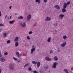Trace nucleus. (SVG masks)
<instances>
[{
	"label": "nucleus",
	"mask_w": 73,
	"mask_h": 73,
	"mask_svg": "<svg viewBox=\"0 0 73 73\" xmlns=\"http://www.w3.org/2000/svg\"><path fill=\"white\" fill-rule=\"evenodd\" d=\"M34 47H35V45H33L32 46V48H34Z\"/></svg>",
	"instance_id": "nucleus-48"
},
{
	"label": "nucleus",
	"mask_w": 73,
	"mask_h": 73,
	"mask_svg": "<svg viewBox=\"0 0 73 73\" xmlns=\"http://www.w3.org/2000/svg\"><path fill=\"white\" fill-rule=\"evenodd\" d=\"M59 49H60V48H58V50H59Z\"/></svg>",
	"instance_id": "nucleus-60"
},
{
	"label": "nucleus",
	"mask_w": 73,
	"mask_h": 73,
	"mask_svg": "<svg viewBox=\"0 0 73 73\" xmlns=\"http://www.w3.org/2000/svg\"><path fill=\"white\" fill-rule=\"evenodd\" d=\"M54 50H51L50 51V53L51 54L53 53V52L54 51Z\"/></svg>",
	"instance_id": "nucleus-34"
},
{
	"label": "nucleus",
	"mask_w": 73,
	"mask_h": 73,
	"mask_svg": "<svg viewBox=\"0 0 73 73\" xmlns=\"http://www.w3.org/2000/svg\"><path fill=\"white\" fill-rule=\"evenodd\" d=\"M44 68H46V69H48V65H46L44 66Z\"/></svg>",
	"instance_id": "nucleus-33"
},
{
	"label": "nucleus",
	"mask_w": 73,
	"mask_h": 73,
	"mask_svg": "<svg viewBox=\"0 0 73 73\" xmlns=\"http://www.w3.org/2000/svg\"><path fill=\"white\" fill-rule=\"evenodd\" d=\"M54 25L55 26H57V23H56L54 24Z\"/></svg>",
	"instance_id": "nucleus-39"
},
{
	"label": "nucleus",
	"mask_w": 73,
	"mask_h": 73,
	"mask_svg": "<svg viewBox=\"0 0 73 73\" xmlns=\"http://www.w3.org/2000/svg\"><path fill=\"white\" fill-rule=\"evenodd\" d=\"M47 1H48L47 0H44V2H45V3H46V2H47Z\"/></svg>",
	"instance_id": "nucleus-41"
},
{
	"label": "nucleus",
	"mask_w": 73,
	"mask_h": 73,
	"mask_svg": "<svg viewBox=\"0 0 73 73\" xmlns=\"http://www.w3.org/2000/svg\"><path fill=\"white\" fill-rule=\"evenodd\" d=\"M60 52V50H58L57 51L58 53H59V52Z\"/></svg>",
	"instance_id": "nucleus-46"
},
{
	"label": "nucleus",
	"mask_w": 73,
	"mask_h": 73,
	"mask_svg": "<svg viewBox=\"0 0 73 73\" xmlns=\"http://www.w3.org/2000/svg\"><path fill=\"white\" fill-rule=\"evenodd\" d=\"M71 70H73V68H71Z\"/></svg>",
	"instance_id": "nucleus-51"
},
{
	"label": "nucleus",
	"mask_w": 73,
	"mask_h": 73,
	"mask_svg": "<svg viewBox=\"0 0 73 73\" xmlns=\"http://www.w3.org/2000/svg\"><path fill=\"white\" fill-rule=\"evenodd\" d=\"M9 8L10 9H11V8H12V6H10L9 7Z\"/></svg>",
	"instance_id": "nucleus-45"
},
{
	"label": "nucleus",
	"mask_w": 73,
	"mask_h": 73,
	"mask_svg": "<svg viewBox=\"0 0 73 73\" xmlns=\"http://www.w3.org/2000/svg\"><path fill=\"white\" fill-rule=\"evenodd\" d=\"M6 18H7V17H5V19H6Z\"/></svg>",
	"instance_id": "nucleus-62"
},
{
	"label": "nucleus",
	"mask_w": 73,
	"mask_h": 73,
	"mask_svg": "<svg viewBox=\"0 0 73 73\" xmlns=\"http://www.w3.org/2000/svg\"><path fill=\"white\" fill-rule=\"evenodd\" d=\"M3 37L4 38H5L6 37H7V33H3Z\"/></svg>",
	"instance_id": "nucleus-17"
},
{
	"label": "nucleus",
	"mask_w": 73,
	"mask_h": 73,
	"mask_svg": "<svg viewBox=\"0 0 73 73\" xmlns=\"http://www.w3.org/2000/svg\"><path fill=\"white\" fill-rule=\"evenodd\" d=\"M3 31V29H2L0 28V32H1V31Z\"/></svg>",
	"instance_id": "nucleus-43"
},
{
	"label": "nucleus",
	"mask_w": 73,
	"mask_h": 73,
	"mask_svg": "<svg viewBox=\"0 0 73 73\" xmlns=\"http://www.w3.org/2000/svg\"><path fill=\"white\" fill-rule=\"evenodd\" d=\"M51 38H52V37H50L49 38H48L47 40L48 42H50L51 41Z\"/></svg>",
	"instance_id": "nucleus-12"
},
{
	"label": "nucleus",
	"mask_w": 73,
	"mask_h": 73,
	"mask_svg": "<svg viewBox=\"0 0 73 73\" xmlns=\"http://www.w3.org/2000/svg\"><path fill=\"white\" fill-rule=\"evenodd\" d=\"M45 20L46 21H50V20H51V18L47 17L46 18Z\"/></svg>",
	"instance_id": "nucleus-6"
},
{
	"label": "nucleus",
	"mask_w": 73,
	"mask_h": 73,
	"mask_svg": "<svg viewBox=\"0 0 73 73\" xmlns=\"http://www.w3.org/2000/svg\"><path fill=\"white\" fill-rule=\"evenodd\" d=\"M66 42H64L63 44H62L61 45V46L62 47H64V46H65V45H66Z\"/></svg>",
	"instance_id": "nucleus-7"
},
{
	"label": "nucleus",
	"mask_w": 73,
	"mask_h": 73,
	"mask_svg": "<svg viewBox=\"0 0 73 73\" xmlns=\"http://www.w3.org/2000/svg\"><path fill=\"white\" fill-rule=\"evenodd\" d=\"M19 25H20L22 27H26V23H25V22H19Z\"/></svg>",
	"instance_id": "nucleus-1"
},
{
	"label": "nucleus",
	"mask_w": 73,
	"mask_h": 73,
	"mask_svg": "<svg viewBox=\"0 0 73 73\" xmlns=\"http://www.w3.org/2000/svg\"><path fill=\"white\" fill-rule=\"evenodd\" d=\"M48 58H49V57H45V59H46V60L48 61Z\"/></svg>",
	"instance_id": "nucleus-32"
},
{
	"label": "nucleus",
	"mask_w": 73,
	"mask_h": 73,
	"mask_svg": "<svg viewBox=\"0 0 73 73\" xmlns=\"http://www.w3.org/2000/svg\"><path fill=\"white\" fill-rule=\"evenodd\" d=\"M35 1L36 3H38V4H40V0H35Z\"/></svg>",
	"instance_id": "nucleus-24"
},
{
	"label": "nucleus",
	"mask_w": 73,
	"mask_h": 73,
	"mask_svg": "<svg viewBox=\"0 0 73 73\" xmlns=\"http://www.w3.org/2000/svg\"><path fill=\"white\" fill-rule=\"evenodd\" d=\"M66 73H69V72H68V71L67 72H66Z\"/></svg>",
	"instance_id": "nucleus-55"
},
{
	"label": "nucleus",
	"mask_w": 73,
	"mask_h": 73,
	"mask_svg": "<svg viewBox=\"0 0 73 73\" xmlns=\"http://www.w3.org/2000/svg\"><path fill=\"white\" fill-rule=\"evenodd\" d=\"M67 5H69V4H70V1H68V2H67Z\"/></svg>",
	"instance_id": "nucleus-40"
},
{
	"label": "nucleus",
	"mask_w": 73,
	"mask_h": 73,
	"mask_svg": "<svg viewBox=\"0 0 73 73\" xmlns=\"http://www.w3.org/2000/svg\"><path fill=\"white\" fill-rule=\"evenodd\" d=\"M32 70V68H31V67H29L28 68V70L30 72H31Z\"/></svg>",
	"instance_id": "nucleus-25"
},
{
	"label": "nucleus",
	"mask_w": 73,
	"mask_h": 73,
	"mask_svg": "<svg viewBox=\"0 0 73 73\" xmlns=\"http://www.w3.org/2000/svg\"><path fill=\"white\" fill-rule=\"evenodd\" d=\"M1 57H2V55H1V54L0 55V58H1Z\"/></svg>",
	"instance_id": "nucleus-47"
},
{
	"label": "nucleus",
	"mask_w": 73,
	"mask_h": 73,
	"mask_svg": "<svg viewBox=\"0 0 73 73\" xmlns=\"http://www.w3.org/2000/svg\"><path fill=\"white\" fill-rule=\"evenodd\" d=\"M20 60H17V61H18V62H20Z\"/></svg>",
	"instance_id": "nucleus-54"
},
{
	"label": "nucleus",
	"mask_w": 73,
	"mask_h": 73,
	"mask_svg": "<svg viewBox=\"0 0 73 73\" xmlns=\"http://www.w3.org/2000/svg\"><path fill=\"white\" fill-rule=\"evenodd\" d=\"M68 6V5L66 3H64L63 5V8H66V7Z\"/></svg>",
	"instance_id": "nucleus-10"
},
{
	"label": "nucleus",
	"mask_w": 73,
	"mask_h": 73,
	"mask_svg": "<svg viewBox=\"0 0 73 73\" xmlns=\"http://www.w3.org/2000/svg\"><path fill=\"white\" fill-rule=\"evenodd\" d=\"M33 73H38V72L36 70H34L33 71Z\"/></svg>",
	"instance_id": "nucleus-35"
},
{
	"label": "nucleus",
	"mask_w": 73,
	"mask_h": 73,
	"mask_svg": "<svg viewBox=\"0 0 73 73\" xmlns=\"http://www.w3.org/2000/svg\"><path fill=\"white\" fill-rule=\"evenodd\" d=\"M9 19V17H7V19H8V20Z\"/></svg>",
	"instance_id": "nucleus-50"
},
{
	"label": "nucleus",
	"mask_w": 73,
	"mask_h": 73,
	"mask_svg": "<svg viewBox=\"0 0 73 73\" xmlns=\"http://www.w3.org/2000/svg\"><path fill=\"white\" fill-rule=\"evenodd\" d=\"M32 62L33 64H37V62H35V61H32Z\"/></svg>",
	"instance_id": "nucleus-22"
},
{
	"label": "nucleus",
	"mask_w": 73,
	"mask_h": 73,
	"mask_svg": "<svg viewBox=\"0 0 73 73\" xmlns=\"http://www.w3.org/2000/svg\"><path fill=\"white\" fill-rule=\"evenodd\" d=\"M40 66V62H38L37 63V67H39Z\"/></svg>",
	"instance_id": "nucleus-21"
},
{
	"label": "nucleus",
	"mask_w": 73,
	"mask_h": 73,
	"mask_svg": "<svg viewBox=\"0 0 73 73\" xmlns=\"http://www.w3.org/2000/svg\"><path fill=\"white\" fill-rule=\"evenodd\" d=\"M11 42V41H10V40H9L7 41V44H9Z\"/></svg>",
	"instance_id": "nucleus-31"
},
{
	"label": "nucleus",
	"mask_w": 73,
	"mask_h": 73,
	"mask_svg": "<svg viewBox=\"0 0 73 73\" xmlns=\"http://www.w3.org/2000/svg\"><path fill=\"white\" fill-rule=\"evenodd\" d=\"M0 61L1 62H4L5 61V58H0Z\"/></svg>",
	"instance_id": "nucleus-8"
},
{
	"label": "nucleus",
	"mask_w": 73,
	"mask_h": 73,
	"mask_svg": "<svg viewBox=\"0 0 73 73\" xmlns=\"http://www.w3.org/2000/svg\"><path fill=\"white\" fill-rule=\"evenodd\" d=\"M17 19H20V20H21L23 19H24V17L22 16H20V17H18Z\"/></svg>",
	"instance_id": "nucleus-18"
},
{
	"label": "nucleus",
	"mask_w": 73,
	"mask_h": 73,
	"mask_svg": "<svg viewBox=\"0 0 73 73\" xmlns=\"http://www.w3.org/2000/svg\"><path fill=\"white\" fill-rule=\"evenodd\" d=\"M54 7L56 8V9H60V6L58 5H56L54 6Z\"/></svg>",
	"instance_id": "nucleus-11"
},
{
	"label": "nucleus",
	"mask_w": 73,
	"mask_h": 73,
	"mask_svg": "<svg viewBox=\"0 0 73 73\" xmlns=\"http://www.w3.org/2000/svg\"><path fill=\"white\" fill-rule=\"evenodd\" d=\"M9 67L10 69L13 70L14 69V65L13 64H10L9 65Z\"/></svg>",
	"instance_id": "nucleus-2"
},
{
	"label": "nucleus",
	"mask_w": 73,
	"mask_h": 73,
	"mask_svg": "<svg viewBox=\"0 0 73 73\" xmlns=\"http://www.w3.org/2000/svg\"><path fill=\"white\" fill-rule=\"evenodd\" d=\"M4 25L2 23L0 24V27H4Z\"/></svg>",
	"instance_id": "nucleus-29"
},
{
	"label": "nucleus",
	"mask_w": 73,
	"mask_h": 73,
	"mask_svg": "<svg viewBox=\"0 0 73 73\" xmlns=\"http://www.w3.org/2000/svg\"><path fill=\"white\" fill-rule=\"evenodd\" d=\"M15 20L10 21L9 23L10 24H13V23H14V22H15Z\"/></svg>",
	"instance_id": "nucleus-19"
},
{
	"label": "nucleus",
	"mask_w": 73,
	"mask_h": 73,
	"mask_svg": "<svg viewBox=\"0 0 73 73\" xmlns=\"http://www.w3.org/2000/svg\"><path fill=\"white\" fill-rule=\"evenodd\" d=\"M36 49V48L34 47V48H33L31 50V54H33V53L35 50Z\"/></svg>",
	"instance_id": "nucleus-5"
},
{
	"label": "nucleus",
	"mask_w": 73,
	"mask_h": 73,
	"mask_svg": "<svg viewBox=\"0 0 73 73\" xmlns=\"http://www.w3.org/2000/svg\"><path fill=\"white\" fill-rule=\"evenodd\" d=\"M13 58L15 61H17V58H15V57H13Z\"/></svg>",
	"instance_id": "nucleus-30"
},
{
	"label": "nucleus",
	"mask_w": 73,
	"mask_h": 73,
	"mask_svg": "<svg viewBox=\"0 0 73 73\" xmlns=\"http://www.w3.org/2000/svg\"><path fill=\"white\" fill-rule=\"evenodd\" d=\"M11 18H12V17L10 16V19H11Z\"/></svg>",
	"instance_id": "nucleus-56"
},
{
	"label": "nucleus",
	"mask_w": 73,
	"mask_h": 73,
	"mask_svg": "<svg viewBox=\"0 0 73 73\" xmlns=\"http://www.w3.org/2000/svg\"><path fill=\"white\" fill-rule=\"evenodd\" d=\"M23 56H26V54H24L23 55Z\"/></svg>",
	"instance_id": "nucleus-49"
},
{
	"label": "nucleus",
	"mask_w": 73,
	"mask_h": 73,
	"mask_svg": "<svg viewBox=\"0 0 73 73\" xmlns=\"http://www.w3.org/2000/svg\"><path fill=\"white\" fill-rule=\"evenodd\" d=\"M65 8H63L62 10V12L63 13H64L66 12V10L65 9Z\"/></svg>",
	"instance_id": "nucleus-14"
},
{
	"label": "nucleus",
	"mask_w": 73,
	"mask_h": 73,
	"mask_svg": "<svg viewBox=\"0 0 73 73\" xmlns=\"http://www.w3.org/2000/svg\"><path fill=\"white\" fill-rule=\"evenodd\" d=\"M8 52H5L4 53V55H5V56H7V55H8Z\"/></svg>",
	"instance_id": "nucleus-28"
},
{
	"label": "nucleus",
	"mask_w": 73,
	"mask_h": 73,
	"mask_svg": "<svg viewBox=\"0 0 73 73\" xmlns=\"http://www.w3.org/2000/svg\"><path fill=\"white\" fill-rule=\"evenodd\" d=\"M1 11H0V17L1 16Z\"/></svg>",
	"instance_id": "nucleus-44"
},
{
	"label": "nucleus",
	"mask_w": 73,
	"mask_h": 73,
	"mask_svg": "<svg viewBox=\"0 0 73 73\" xmlns=\"http://www.w3.org/2000/svg\"><path fill=\"white\" fill-rule=\"evenodd\" d=\"M68 70L66 69H64L63 70V71L65 72H67L68 71Z\"/></svg>",
	"instance_id": "nucleus-27"
},
{
	"label": "nucleus",
	"mask_w": 73,
	"mask_h": 73,
	"mask_svg": "<svg viewBox=\"0 0 73 73\" xmlns=\"http://www.w3.org/2000/svg\"><path fill=\"white\" fill-rule=\"evenodd\" d=\"M27 39H28V40H30L31 38H30V37H29V36H27Z\"/></svg>",
	"instance_id": "nucleus-37"
},
{
	"label": "nucleus",
	"mask_w": 73,
	"mask_h": 73,
	"mask_svg": "<svg viewBox=\"0 0 73 73\" xmlns=\"http://www.w3.org/2000/svg\"><path fill=\"white\" fill-rule=\"evenodd\" d=\"M15 47L16 48L17 46H19V43H18V41H16L15 43Z\"/></svg>",
	"instance_id": "nucleus-13"
},
{
	"label": "nucleus",
	"mask_w": 73,
	"mask_h": 73,
	"mask_svg": "<svg viewBox=\"0 0 73 73\" xmlns=\"http://www.w3.org/2000/svg\"><path fill=\"white\" fill-rule=\"evenodd\" d=\"M1 54V52L0 51V55Z\"/></svg>",
	"instance_id": "nucleus-59"
},
{
	"label": "nucleus",
	"mask_w": 73,
	"mask_h": 73,
	"mask_svg": "<svg viewBox=\"0 0 73 73\" xmlns=\"http://www.w3.org/2000/svg\"><path fill=\"white\" fill-rule=\"evenodd\" d=\"M32 33H33V32L32 31H30L29 32V35H30V34H32Z\"/></svg>",
	"instance_id": "nucleus-36"
},
{
	"label": "nucleus",
	"mask_w": 73,
	"mask_h": 73,
	"mask_svg": "<svg viewBox=\"0 0 73 73\" xmlns=\"http://www.w3.org/2000/svg\"><path fill=\"white\" fill-rule=\"evenodd\" d=\"M31 19V15H28L27 17V21H29Z\"/></svg>",
	"instance_id": "nucleus-4"
},
{
	"label": "nucleus",
	"mask_w": 73,
	"mask_h": 73,
	"mask_svg": "<svg viewBox=\"0 0 73 73\" xmlns=\"http://www.w3.org/2000/svg\"><path fill=\"white\" fill-rule=\"evenodd\" d=\"M47 61H51V59L50 58H48V60Z\"/></svg>",
	"instance_id": "nucleus-38"
},
{
	"label": "nucleus",
	"mask_w": 73,
	"mask_h": 73,
	"mask_svg": "<svg viewBox=\"0 0 73 73\" xmlns=\"http://www.w3.org/2000/svg\"><path fill=\"white\" fill-rule=\"evenodd\" d=\"M69 57H70V56H69Z\"/></svg>",
	"instance_id": "nucleus-64"
},
{
	"label": "nucleus",
	"mask_w": 73,
	"mask_h": 73,
	"mask_svg": "<svg viewBox=\"0 0 73 73\" xmlns=\"http://www.w3.org/2000/svg\"><path fill=\"white\" fill-rule=\"evenodd\" d=\"M7 17V15H6L5 17Z\"/></svg>",
	"instance_id": "nucleus-58"
},
{
	"label": "nucleus",
	"mask_w": 73,
	"mask_h": 73,
	"mask_svg": "<svg viewBox=\"0 0 73 73\" xmlns=\"http://www.w3.org/2000/svg\"><path fill=\"white\" fill-rule=\"evenodd\" d=\"M29 65H30L29 63H27V64H26L24 66V67L25 68L26 66H29Z\"/></svg>",
	"instance_id": "nucleus-23"
},
{
	"label": "nucleus",
	"mask_w": 73,
	"mask_h": 73,
	"mask_svg": "<svg viewBox=\"0 0 73 73\" xmlns=\"http://www.w3.org/2000/svg\"><path fill=\"white\" fill-rule=\"evenodd\" d=\"M19 40V37H16L14 39V41L15 42H16V41H17Z\"/></svg>",
	"instance_id": "nucleus-16"
},
{
	"label": "nucleus",
	"mask_w": 73,
	"mask_h": 73,
	"mask_svg": "<svg viewBox=\"0 0 73 73\" xmlns=\"http://www.w3.org/2000/svg\"><path fill=\"white\" fill-rule=\"evenodd\" d=\"M54 59L55 61H57L58 60V58L57 56H55L54 57Z\"/></svg>",
	"instance_id": "nucleus-15"
},
{
	"label": "nucleus",
	"mask_w": 73,
	"mask_h": 73,
	"mask_svg": "<svg viewBox=\"0 0 73 73\" xmlns=\"http://www.w3.org/2000/svg\"><path fill=\"white\" fill-rule=\"evenodd\" d=\"M1 73V69L0 68V73Z\"/></svg>",
	"instance_id": "nucleus-52"
},
{
	"label": "nucleus",
	"mask_w": 73,
	"mask_h": 73,
	"mask_svg": "<svg viewBox=\"0 0 73 73\" xmlns=\"http://www.w3.org/2000/svg\"><path fill=\"white\" fill-rule=\"evenodd\" d=\"M55 33H57V30H55Z\"/></svg>",
	"instance_id": "nucleus-53"
},
{
	"label": "nucleus",
	"mask_w": 73,
	"mask_h": 73,
	"mask_svg": "<svg viewBox=\"0 0 73 73\" xmlns=\"http://www.w3.org/2000/svg\"><path fill=\"white\" fill-rule=\"evenodd\" d=\"M57 64H58V63H57V62H55L54 63L52 66V67L54 69H55V68H56V66H57Z\"/></svg>",
	"instance_id": "nucleus-3"
},
{
	"label": "nucleus",
	"mask_w": 73,
	"mask_h": 73,
	"mask_svg": "<svg viewBox=\"0 0 73 73\" xmlns=\"http://www.w3.org/2000/svg\"><path fill=\"white\" fill-rule=\"evenodd\" d=\"M17 15V13H15V15Z\"/></svg>",
	"instance_id": "nucleus-61"
},
{
	"label": "nucleus",
	"mask_w": 73,
	"mask_h": 73,
	"mask_svg": "<svg viewBox=\"0 0 73 73\" xmlns=\"http://www.w3.org/2000/svg\"><path fill=\"white\" fill-rule=\"evenodd\" d=\"M53 49V50H54V49Z\"/></svg>",
	"instance_id": "nucleus-63"
},
{
	"label": "nucleus",
	"mask_w": 73,
	"mask_h": 73,
	"mask_svg": "<svg viewBox=\"0 0 73 73\" xmlns=\"http://www.w3.org/2000/svg\"><path fill=\"white\" fill-rule=\"evenodd\" d=\"M36 23H35L33 25V26H36Z\"/></svg>",
	"instance_id": "nucleus-42"
},
{
	"label": "nucleus",
	"mask_w": 73,
	"mask_h": 73,
	"mask_svg": "<svg viewBox=\"0 0 73 73\" xmlns=\"http://www.w3.org/2000/svg\"><path fill=\"white\" fill-rule=\"evenodd\" d=\"M16 55L18 57H20V54H19V52H17L16 53Z\"/></svg>",
	"instance_id": "nucleus-20"
},
{
	"label": "nucleus",
	"mask_w": 73,
	"mask_h": 73,
	"mask_svg": "<svg viewBox=\"0 0 73 73\" xmlns=\"http://www.w3.org/2000/svg\"><path fill=\"white\" fill-rule=\"evenodd\" d=\"M67 38V36L66 35L64 36L63 37V39H66V38Z\"/></svg>",
	"instance_id": "nucleus-26"
},
{
	"label": "nucleus",
	"mask_w": 73,
	"mask_h": 73,
	"mask_svg": "<svg viewBox=\"0 0 73 73\" xmlns=\"http://www.w3.org/2000/svg\"><path fill=\"white\" fill-rule=\"evenodd\" d=\"M54 49V50H56V49L54 48H52V49Z\"/></svg>",
	"instance_id": "nucleus-57"
},
{
	"label": "nucleus",
	"mask_w": 73,
	"mask_h": 73,
	"mask_svg": "<svg viewBox=\"0 0 73 73\" xmlns=\"http://www.w3.org/2000/svg\"><path fill=\"white\" fill-rule=\"evenodd\" d=\"M64 17V15L62 14H61L59 16V18L61 19H62Z\"/></svg>",
	"instance_id": "nucleus-9"
}]
</instances>
